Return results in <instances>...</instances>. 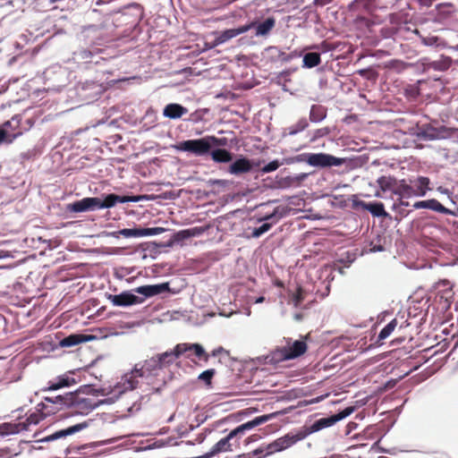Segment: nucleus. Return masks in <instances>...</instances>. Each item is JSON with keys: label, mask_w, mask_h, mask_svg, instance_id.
Here are the masks:
<instances>
[{"label": "nucleus", "mask_w": 458, "mask_h": 458, "mask_svg": "<svg viewBox=\"0 0 458 458\" xmlns=\"http://www.w3.org/2000/svg\"><path fill=\"white\" fill-rule=\"evenodd\" d=\"M160 360L157 356L137 363L131 371L125 373L121 381L114 386V392L117 394H125L128 391L140 388L148 394L159 392L160 387L156 386L155 377L157 371L161 369Z\"/></svg>", "instance_id": "f257e3e1"}, {"label": "nucleus", "mask_w": 458, "mask_h": 458, "mask_svg": "<svg viewBox=\"0 0 458 458\" xmlns=\"http://www.w3.org/2000/svg\"><path fill=\"white\" fill-rule=\"evenodd\" d=\"M131 200L127 197L111 193L103 200L97 197H87L81 200L74 201L67 205V210L73 213L86 212L101 208H109L116 205V203H124Z\"/></svg>", "instance_id": "f03ea898"}, {"label": "nucleus", "mask_w": 458, "mask_h": 458, "mask_svg": "<svg viewBox=\"0 0 458 458\" xmlns=\"http://www.w3.org/2000/svg\"><path fill=\"white\" fill-rule=\"evenodd\" d=\"M431 190L430 179L426 176H418L408 181L405 179L401 180L400 186L395 191V195L401 199L424 197Z\"/></svg>", "instance_id": "7ed1b4c3"}, {"label": "nucleus", "mask_w": 458, "mask_h": 458, "mask_svg": "<svg viewBox=\"0 0 458 458\" xmlns=\"http://www.w3.org/2000/svg\"><path fill=\"white\" fill-rule=\"evenodd\" d=\"M308 350L305 340H286V345L276 348L271 352V360L280 362L284 360H293L303 355Z\"/></svg>", "instance_id": "20e7f679"}, {"label": "nucleus", "mask_w": 458, "mask_h": 458, "mask_svg": "<svg viewBox=\"0 0 458 458\" xmlns=\"http://www.w3.org/2000/svg\"><path fill=\"white\" fill-rule=\"evenodd\" d=\"M44 409L38 410L35 412L30 413L26 419L25 422L11 423L5 422L0 424V436H7L12 434L19 433L22 430H27L30 425H37L44 418H46L50 412H54L53 410L44 411Z\"/></svg>", "instance_id": "39448f33"}, {"label": "nucleus", "mask_w": 458, "mask_h": 458, "mask_svg": "<svg viewBox=\"0 0 458 458\" xmlns=\"http://www.w3.org/2000/svg\"><path fill=\"white\" fill-rule=\"evenodd\" d=\"M353 407H347L340 412L334 414L327 418H322L316 420L311 426L306 427L303 429H301L302 434H305V438L317 431H319L323 428H329L335 424L337 421L348 417L353 411Z\"/></svg>", "instance_id": "423d86ee"}, {"label": "nucleus", "mask_w": 458, "mask_h": 458, "mask_svg": "<svg viewBox=\"0 0 458 458\" xmlns=\"http://www.w3.org/2000/svg\"><path fill=\"white\" fill-rule=\"evenodd\" d=\"M178 149L192 153L195 156H204L210 152V144L208 137L188 140L180 142Z\"/></svg>", "instance_id": "0eeeda50"}, {"label": "nucleus", "mask_w": 458, "mask_h": 458, "mask_svg": "<svg viewBox=\"0 0 458 458\" xmlns=\"http://www.w3.org/2000/svg\"><path fill=\"white\" fill-rule=\"evenodd\" d=\"M70 403L71 412L88 414L98 406V402L93 396H81L79 394L73 393V398Z\"/></svg>", "instance_id": "6e6552de"}, {"label": "nucleus", "mask_w": 458, "mask_h": 458, "mask_svg": "<svg viewBox=\"0 0 458 458\" xmlns=\"http://www.w3.org/2000/svg\"><path fill=\"white\" fill-rule=\"evenodd\" d=\"M165 231L163 227H152V228H126L119 231L110 233V235L114 238L123 236L124 238H137L148 235H157Z\"/></svg>", "instance_id": "1a4fd4ad"}, {"label": "nucleus", "mask_w": 458, "mask_h": 458, "mask_svg": "<svg viewBox=\"0 0 458 458\" xmlns=\"http://www.w3.org/2000/svg\"><path fill=\"white\" fill-rule=\"evenodd\" d=\"M309 165L318 167L338 166L344 160L326 153L310 154L307 159Z\"/></svg>", "instance_id": "9d476101"}, {"label": "nucleus", "mask_w": 458, "mask_h": 458, "mask_svg": "<svg viewBox=\"0 0 458 458\" xmlns=\"http://www.w3.org/2000/svg\"><path fill=\"white\" fill-rule=\"evenodd\" d=\"M185 353L187 358H191V354H194L205 362L208 361L210 356L199 344L183 343L175 345V354H178L180 357Z\"/></svg>", "instance_id": "9b49d317"}, {"label": "nucleus", "mask_w": 458, "mask_h": 458, "mask_svg": "<svg viewBox=\"0 0 458 458\" xmlns=\"http://www.w3.org/2000/svg\"><path fill=\"white\" fill-rule=\"evenodd\" d=\"M277 413L276 412H273V413H269V414H265V415H262V416H259V417H256L254 420H250L246 423H243L240 426H238L236 428H234L233 430H232L230 433H229V437H232L233 439L238 436H242V434H244V432L246 430H250L257 426H259L263 423H266L267 422L268 420L274 419L275 417H276Z\"/></svg>", "instance_id": "f8f14e48"}, {"label": "nucleus", "mask_w": 458, "mask_h": 458, "mask_svg": "<svg viewBox=\"0 0 458 458\" xmlns=\"http://www.w3.org/2000/svg\"><path fill=\"white\" fill-rule=\"evenodd\" d=\"M305 438V434H302L301 430H298L295 433L289 432L284 436L275 439V443L276 445V449L278 452H283L293 445H294L299 441H301Z\"/></svg>", "instance_id": "ddd939ff"}, {"label": "nucleus", "mask_w": 458, "mask_h": 458, "mask_svg": "<svg viewBox=\"0 0 458 458\" xmlns=\"http://www.w3.org/2000/svg\"><path fill=\"white\" fill-rule=\"evenodd\" d=\"M73 398V393L69 392L64 394L57 395H48L44 397V402L40 404L43 409H47L49 404L56 405L55 409L59 410L64 407H69L70 403H72L71 401Z\"/></svg>", "instance_id": "4468645a"}, {"label": "nucleus", "mask_w": 458, "mask_h": 458, "mask_svg": "<svg viewBox=\"0 0 458 458\" xmlns=\"http://www.w3.org/2000/svg\"><path fill=\"white\" fill-rule=\"evenodd\" d=\"M254 26H255V23H254V21H252L249 24L241 26L236 29L225 30L222 31L217 37H216L214 44H215V46L224 44L226 41H228L229 39L235 38L240 34L247 32L249 30L252 29V27H254Z\"/></svg>", "instance_id": "2eb2a0df"}, {"label": "nucleus", "mask_w": 458, "mask_h": 458, "mask_svg": "<svg viewBox=\"0 0 458 458\" xmlns=\"http://www.w3.org/2000/svg\"><path fill=\"white\" fill-rule=\"evenodd\" d=\"M412 207L415 209L427 208L444 215H454V212L444 207L436 199L416 201Z\"/></svg>", "instance_id": "dca6fc26"}, {"label": "nucleus", "mask_w": 458, "mask_h": 458, "mask_svg": "<svg viewBox=\"0 0 458 458\" xmlns=\"http://www.w3.org/2000/svg\"><path fill=\"white\" fill-rule=\"evenodd\" d=\"M437 297L445 302V307L449 308L454 296L452 285L448 280H442L435 284Z\"/></svg>", "instance_id": "f3484780"}, {"label": "nucleus", "mask_w": 458, "mask_h": 458, "mask_svg": "<svg viewBox=\"0 0 458 458\" xmlns=\"http://www.w3.org/2000/svg\"><path fill=\"white\" fill-rule=\"evenodd\" d=\"M110 299L114 305L121 307L130 306L142 301L140 297L127 292L110 295Z\"/></svg>", "instance_id": "a211bd4d"}, {"label": "nucleus", "mask_w": 458, "mask_h": 458, "mask_svg": "<svg viewBox=\"0 0 458 458\" xmlns=\"http://www.w3.org/2000/svg\"><path fill=\"white\" fill-rule=\"evenodd\" d=\"M251 169V161L247 157H240L230 165L228 172L234 175H240L250 172Z\"/></svg>", "instance_id": "6ab92c4d"}, {"label": "nucleus", "mask_w": 458, "mask_h": 458, "mask_svg": "<svg viewBox=\"0 0 458 458\" xmlns=\"http://www.w3.org/2000/svg\"><path fill=\"white\" fill-rule=\"evenodd\" d=\"M87 427H88L87 422L78 423L73 426L68 427L66 428L55 431V433L47 437L46 440L53 441V440H55V439L61 438V437H65L72 435Z\"/></svg>", "instance_id": "aec40b11"}, {"label": "nucleus", "mask_w": 458, "mask_h": 458, "mask_svg": "<svg viewBox=\"0 0 458 458\" xmlns=\"http://www.w3.org/2000/svg\"><path fill=\"white\" fill-rule=\"evenodd\" d=\"M232 439L233 438L229 437L228 434L225 437L220 439L216 445H214L210 451L206 453L202 458H210L219 453L232 451Z\"/></svg>", "instance_id": "412c9836"}, {"label": "nucleus", "mask_w": 458, "mask_h": 458, "mask_svg": "<svg viewBox=\"0 0 458 458\" xmlns=\"http://www.w3.org/2000/svg\"><path fill=\"white\" fill-rule=\"evenodd\" d=\"M188 113V109L180 104H168L163 110V114L170 119H178Z\"/></svg>", "instance_id": "4be33fe9"}, {"label": "nucleus", "mask_w": 458, "mask_h": 458, "mask_svg": "<svg viewBox=\"0 0 458 458\" xmlns=\"http://www.w3.org/2000/svg\"><path fill=\"white\" fill-rule=\"evenodd\" d=\"M256 29L255 36L257 37H267L276 26V19L274 17H268L264 21L257 23L254 22Z\"/></svg>", "instance_id": "5701e85b"}, {"label": "nucleus", "mask_w": 458, "mask_h": 458, "mask_svg": "<svg viewBox=\"0 0 458 458\" xmlns=\"http://www.w3.org/2000/svg\"><path fill=\"white\" fill-rule=\"evenodd\" d=\"M168 289L167 284H160L154 285H143L136 289V292L146 296L152 297L160 294Z\"/></svg>", "instance_id": "b1692460"}, {"label": "nucleus", "mask_w": 458, "mask_h": 458, "mask_svg": "<svg viewBox=\"0 0 458 458\" xmlns=\"http://www.w3.org/2000/svg\"><path fill=\"white\" fill-rule=\"evenodd\" d=\"M75 383L74 378H71L67 376H61L55 380H51L48 382V386L43 389L44 392H53L56 391L64 386H72Z\"/></svg>", "instance_id": "393cba45"}, {"label": "nucleus", "mask_w": 458, "mask_h": 458, "mask_svg": "<svg viewBox=\"0 0 458 458\" xmlns=\"http://www.w3.org/2000/svg\"><path fill=\"white\" fill-rule=\"evenodd\" d=\"M363 209L369 211L374 216H386L387 213L385 210L384 204L382 202H359Z\"/></svg>", "instance_id": "a878e982"}, {"label": "nucleus", "mask_w": 458, "mask_h": 458, "mask_svg": "<svg viewBox=\"0 0 458 458\" xmlns=\"http://www.w3.org/2000/svg\"><path fill=\"white\" fill-rule=\"evenodd\" d=\"M377 182L383 191H392L394 195L396 189L400 186V181L392 176H381Z\"/></svg>", "instance_id": "bb28decb"}, {"label": "nucleus", "mask_w": 458, "mask_h": 458, "mask_svg": "<svg viewBox=\"0 0 458 458\" xmlns=\"http://www.w3.org/2000/svg\"><path fill=\"white\" fill-rule=\"evenodd\" d=\"M216 163H228L233 160V154L225 148L210 149L208 153Z\"/></svg>", "instance_id": "cd10ccee"}, {"label": "nucleus", "mask_w": 458, "mask_h": 458, "mask_svg": "<svg viewBox=\"0 0 458 458\" xmlns=\"http://www.w3.org/2000/svg\"><path fill=\"white\" fill-rule=\"evenodd\" d=\"M327 116V108L320 105H313L310 112V120L312 123H318Z\"/></svg>", "instance_id": "c85d7f7f"}, {"label": "nucleus", "mask_w": 458, "mask_h": 458, "mask_svg": "<svg viewBox=\"0 0 458 458\" xmlns=\"http://www.w3.org/2000/svg\"><path fill=\"white\" fill-rule=\"evenodd\" d=\"M397 327L396 318L392 319L379 333L376 344L378 345L382 344L383 340L387 338Z\"/></svg>", "instance_id": "c756f323"}, {"label": "nucleus", "mask_w": 458, "mask_h": 458, "mask_svg": "<svg viewBox=\"0 0 458 458\" xmlns=\"http://www.w3.org/2000/svg\"><path fill=\"white\" fill-rule=\"evenodd\" d=\"M321 63V57L319 53L310 52L303 56V67L313 68L318 66Z\"/></svg>", "instance_id": "7c9ffc66"}, {"label": "nucleus", "mask_w": 458, "mask_h": 458, "mask_svg": "<svg viewBox=\"0 0 458 458\" xmlns=\"http://www.w3.org/2000/svg\"><path fill=\"white\" fill-rule=\"evenodd\" d=\"M21 116L20 114H15L12 117L11 120L5 121L1 127H3L4 130H11L13 131L17 132L21 127Z\"/></svg>", "instance_id": "2f4dec72"}, {"label": "nucleus", "mask_w": 458, "mask_h": 458, "mask_svg": "<svg viewBox=\"0 0 458 458\" xmlns=\"http://www.w3.org/2000/svg\"><path fill=\"white\" fill-rule=\"evenodd\" d=\"M157 359L160 360V364L163 367L164 365H169L173 363V361L179 358L178 354H175V347L173 351L165 352L161 354L157 355Z\"/></svg>", "instance_id": "473e14b6"}, {"label": "nucleus", "mask_w": 458, "mask_h": 458, "mask_svg": "<svg viewBox=\"0 0 458 458\" xmlns=\"http://www.w3.org/2000/svg\"><path fill=\"white\" fill-rule=\"evenodd\" d=\"M21 131H18V132L8 133L6 130L0 126V145L3 142H6L8 144L12 143L17 137L21 135Z\"/></svg>", "instance_id": "72a5a7b5"}, {"label": "nucleus", "mask_w": 458, "mask_h": 458, "mask_svg": "<svg viewBox=\"0 0 458 458\" xmlns=\"http://www.w3.org/2000/svg\"><path fill=\"white\" fill-rule=\"evenodd\" d=\"M84 336L82 335H71L64 338L61 342L63 346H74L82 342Z\"/></svg>", "instance_id": "f704fd0d"}, {"label": "nucleus", "mask_w": 458, "mask_h": 458, "mask_svg": "<svg viewBox=\"0 0 458 458\" xmlns=\"http://www.w3.org/2000/svg\"><path fill=\"white\" fill-rule=\"evenodd\" d=\"M276 222L274 221L272 223H264L262 225H260L259 227H257V228H254L252 233H251V237L253 238H259V236H261L263 233H267L268 230H270V228L272 227L273 224H275Z\"/></svg>", "instance_id": "c9c22d12"}, {"label": "nucleus", "mask_w": 458, "mask_h": 458, "mask_svg": "<svg viewBox=\"0 0 458 458\" xmlns=\"http://www.w3.org/2000/svg\"><path fill=\"white\" fill-rule=\"evenodd\" d=\"M308 127V122L305 118L301 119L295 124L289 127V134L293 135Z\"/></svg>", "instance_id": "e433bc0d"}, {"label": "nucleus", "mask_w": 458, "mask_h": 458, "mask_svg": "<svg viewBox=\"0 0 458 458\" xmlns=\"http://www.w3.org/2000/svg\"><path fill=\"white\" fill-rule=\"evenodd\" d=\"M215 374L216 370L214 369H209L200 373L198 378L205 382L207 386H211L212 378L215 376Z\"/></svg>", "instance_id": "4c0bfd02"}, {"label": "nucleus", "mask_w": 458, "mask_h": 458, "mask_svg": "<svg viewBox=\"0 0 458 458\" xmlns=\"http://www.w3.org/2000/svg\"><path fill=\"white\" fill-rule=\"evenodd\" d=\"M269 50H275L277 53V56L279 58V60L283 63H287V62L291 61L293 57L296 56V54H286V53L279 50L276 47H269Z\"/></svg>", "instance_id": "58836bf2"}, {"label": "nucleus", "mask_w": 458, "mask_h": 458, "mask_svg": "<svg viewBox=\"0 0 458 458\" xmlns=\"http://www.w3.org/2000/svg\"><path fill=\"white\" fill-rule=\"evenodd\" d=\"M304 300V292L301 286H298L296 292L293 293L292 301L295 307H299Z\"/></svg>", "instance_id": "ea45409f"}, {"label": "nucleus", "mask_w": 458, "mask_h": 458, "mask_svg": "<svg viewBox=\"0 0 458 458\" xmlns=\"http://www.w3.org/2000/svg\"><path fill=\"white\" fill-rule=\"evenodd\" d=\"M208 142L210 144V148L213 146L216 147H224L227 144V140L225 138H217L216 136H208Z\"/></svg>", "instance_id": "a19ab883"}, {"label": "nucleus", "mask_w": 458, "mask_h": 458, "mask_svg": "<svg viewBox=\"0 0 458 458\" xmlns=\"http://www.w3.org/2000/svg\"><path fill=\"white\" fill-rule=\"evenodd\" d=\"M280 166V163L278 160H273L269 162L267 165H264L261 168V172L263 174L270 173L276 171Z\"/></svg>", "instance_id": "79ce46f5"}, {"label": "nucleus", "mask_w": 458, "mask_h": 458, "mask_svg": "<svg viewBox=\"0 0 458 458\" xmlns=\"http://www.w3.org/2000/svg\"><path fill=\"white\" fill-rule=\"evenodd\" d=\"M264 447V451L266 452L264 454H263V457H267V456H270L276 453H278L277 449H276V443L275 441L267 444V445H263Z\"/></svg>", "instance_id": "37998d69"}, {"label": "nucleus", "mask_w": 458, "mask_h": 458, "mask_svg": "<svg viewBox=\"0 0 458 458\" xmlns=\"http://www.w3.org/2000/svg\"><path fill=\"white\" fill-rule=\"evenodd\" d=\"M80 57L82 59V60H85L86 63H91L92 60V56H93V53L88 49H83L80 52L79 54Z\"/></svg>", "instance_id": "c03bdc74"}, {"label": "nucleus", "mask_w": 458, "mask_h": 458, "mask_svg": "<svg viewBox=\"0 0 458 458\" xmlns=\"http://www.w3.org/2000/svg\"><path fill=\"white\" fill-rule=\"evenodd\" d=\"M265 453L266 452L264 451V447H263V445H261L259 448H257L254 451H252L251 454L254 455V456H258V458H263V454Z\"/></svg>", "instance_id": "a18cd8bd"}, {"label": "nucleus", "mask_w": 458, "mask_h": 458, "mask_svg": "<svg viewBox=\"0 0 458 458\" xmlns=\"http://www.w3.org/2000/svg\"><path fill=\"white\" fill-rule=\"evenodd\" d=\"M437 41V37H431V38H423V43L425 45H428V46H432V45L436 44Z\"/></svg>", "instance_id": "49530a36"}, {"label": "nucleus", "mask_w": 458, "mask_h": 458, "mask_svg": "<svg viewBox=\"0 0 458 458\" xmlns=\"http://www.w3.org/2000/svg\"><path fill=\"white\" fill-rule=\"evenodd\" d=\"M329 133V130L327 128L318 129L317 131L318 136H325Z\"/></svg>", "instance_id": "de8ad7c7"}, {"label": "nucleus", "mask_w": 458, "mask_h": 458, "mask_svg": "<svg viewBox=\"0 0 458 458\" xmlns=\"http://www.w3.org/2000/svg\"><path fill=\"white\" fill-rule=\"evenodd\" d=\"M277 212V208L270 215H267L262 218L259 219V221H267V220H271L272 218L275 217L276 214Z\"/></svg>", "instance_id": "09e8293b"}, {"label": "nucleus", "mask_w": 458, "mask_h": 458, "mask_svg": "<svg viewBox=\"0 0 458 458\" xmlns=\"http://www.w3.org/2000/svg\"><path fill=\"white\" fill-rule=\"evenodd\" d=\"M140 409V406L136 405V403H133L131 406L128 408V411L132 412L133 411H138Z\"/></svg>", "instance_id": "8fccbe9b"}, {"label": "nucleus", "mask_w": 458, "mask_h": 458, "mask_svg": "<svg viewBox=\"0 0 458 458\" xmlns=\"http://www.w3.org/2000/svg\"><path fill=\"white\" fill-rule=\"evenodd\" d=\"M112 1L113 0H98L96 4H97V5H101V4H108Z\"/></svg>", "instance_id": "3c124183"}, {"label": "nucleus", "mask_w": 458, "mask_h": 458, "mask_svg": "<svg viewBox=\"0 0 458 458\" xmlns=\"http://www.w3.org/2000/svg\"><path fill=\"white\" fill-rule=\"evenodd\" d=\"M222 349H223V348H220V349H218V350H214V351L212 352V355H213V356H216V354H217V353H218Z\"/></svg>", "instance_id": "603ef678"}, {"label": "nucleus", "mask_w": 458, "mask_h": 458, "mask_svg": "<svg viewBox=\"0 0 458 458\" xmlns=\"http://www.w3.org/2000/svg\"><path fill=\"white\" fill-rule=\"evenodd\" d=\"M401 205L402 206H405V207H408L409 206V202L408 201H403V200H401Z\"/></svg>", "instance_id": "864d4df0"}, {"label": "nucleus", "mask_w": 458, "mask_h": 458, "mask_svg": "<svg viewBox=\"0 0 458 458\" xmlns=\"http://www.w3.org/2000/svg\"><path fill=\"white\" fill-rule=\"evenodd\" d=\"M438 191H439L440 192H443V193H445V192H447V191H448L446 189H443V187H439V188H438Z\"/></svg>", "instance_id": "5fc2aeb1"}, {"label": "nucleus", "mask_w": 458, "mask_h": 458, "mask_svg": "<svg viewBox=\"0 0 458 458\" xmlns=\"http://www.w3.org/2000/svg\"><path fill=\"white\" fill-rule=\"evenodd\" d=\"M180 234H186V235H189V233H187V231H182L178 233V235Z\"/></svg>", "instance_id": "6e6d98bb"}, {"label": "nucleus", "mask_w": 458, "mask_h": 458, "mask_svg": "<svg viewBox=\"0 0 458 458\" xmlns=\"http://www.w3.org/2000/svg\"><path fill=\"white\" fill-rule=\"evenodd\" d=\"M264 301V297H259L258 300H257V302H262Z\"/></svg>", "instance_id": "4d7b16f0"}, {"label": "nucleus", "mask_w": 458, "mask_h": 458, "mask_svg": "<svg viewBox=\"0 0 458 458\" xmlns=\"http://www.w3.org/2000/svg\"><path fill=\"white\" fill-rule=\"evenodd\" d=\"M365 72H366L365 70H360V71H359V73H360V75H364Z\"/></svg>", "instance_id": "13d9d810"}]
</instances>
